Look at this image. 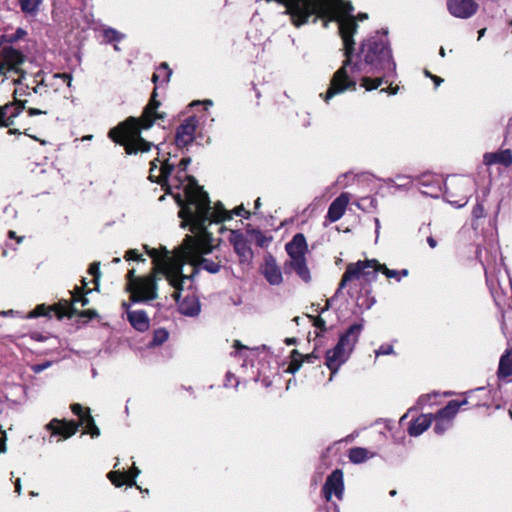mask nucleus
Wrapping results in <instances>:
<instances>
[{"mask_svg":"<svg viewBox=\"0 0 512 512\" xmlns=\"http://www.w3.org/2000/svg\"><path fill=\"white\" fill-rule=\"evenodd\" d=\"M189 241L188 239L184 247L176 254H171L166 247L144 246L146 253L152 258L153 268L150 274L138 276L137 280L132 282L128 291L133 303L148 302L158 297L157 275H162L168 281L174 289L173 298L178 301L180 292L185 290L186 281L189 280V277H185L183 273L184 262L195 261L191 255L183 254V249L189 247Z\"/></svg>","mask_w":512,"mask_h":512,"instance_id":"nucleus-1","label":"nucleus"},{"mask_svg":"<svg viewBox=\"0 0 512 512\" xmlns=\"http://www.w3.org/2000/svg\"><path fill=\"white\" fill-rule=\"evenodd\" d=\"M194 195L195 194H190L192 198L189 205L179 211V217L182 219L181 227L189 226L193 235H187L182 244L175 248L172 253L176 254L184 247L187 240H190L189 247L183 249V254L191 255V257L195 258V261L191 262L187 260L184 262V265L189 264L192 266L191 273L187 275L184 274L185 277H189V280L186 281L185 289L192 287L193 277L200 269L215 274L220 271L221 267L219 262H214L202 257L203 255L211 253L213 249L211 234L206 229V220L210 219V216L207 214L209 211L204 207L203 201L205 199L203 197L195 198Z\"/></svg>","mask_w":512,"mask_h":512,"instance_id":"nucleus-2","label":"nucleus"},{"mask_svg":"<svg viewBox=\"0 0 512 512\" xmlns=\"http://www.w3.org/2000/svg\"><path fill=\"white\" fill-rule=\"evenodd\" d=\"M23 61L22 53L13 46L9 44L0 46V76L9 78L11 75H18L17 78H12V82L18 86L14 91L15 95H44L48 92L47 87L49 86L53 87L55 91L59 90L61 85L72 87L73 78L67 73L54 74L47 81L40 72L34 76H27L20 69Z\"/></svg>","mask_w":512,"mask_h":512,"instance_id":"nucleus-3","label":"nucleus"},{"mask_svg":"<svg viewBox=\"0 0 512 512\" xmlns=\"http://www.w3.org/2000/svg\"><path fill=\"white\" fill-rule=\"evenodd\" d=\"M156 91L154 90L153 96L145 107L141 118H129L109 132V137L123 145L128 154L145 152L150 150L151 143L145 141L140 132L142 129H149L158 120H163L165 115L158 113L157 109L160 102L155 99Z\"/></svg>","mask_w":512,"mask_h":512,"instance_id":"nucleus-4","label":"nucleus"},{"mask_svg":"<svg viewBox=\"0 0 512 512\" xmlns=\"http://www.w3.org/2000/svg\"><path fill=\"white\" fill-rule=\"evenodd\" d=\"M190 162V158L182 159L179 165L178 174L175 176H170L174 166L173 164L169 163V160L167 158L157 157L151 162L149 174V178L151 181L157 182L162 185L166 184L170 191H172L173 189L183 190L184 198L180 193L175 194V199L178 205L180 206V210H182L188 204V197L185 190V182L188 181V179H193L196 182V180L193 177H190L186 174L182 175V173H185Z\"/></svg>","mask_w":512,"mask_h":512,"instance_id":"nucleus-5","label":"nucleus"},{"mask_svg":"<svg viewBox=\"0 0 512 512\" xmlns=\"http://www.w3.org/2000/svg\"><path fill=\"white\" fill-rule=\"evenodd\" d=\"M360 54L367 66V73L379 72L383 77L395 74L396 64L392 52L382 37L366 40L361 46Z\"/></svg>","mask_w":512,"mask_h":512,"instance_id":"nucleus-6","label":"nucleus"},{"mask_svg":"<svg viewBox=\"0 0 512 512\" xmlns=\"http://www.w3.org/2000/svg\"><path fill=\"white\" fill-rule=\"evenodd\" d=\"M363 329L362 324L351 325L345 333H343L334 348L327 350L326 352V366L331 371L330 381L333 376L338 372L340 367L350 357L356 343L358 342L359 336Z\"/></svg>","mask_w":512,"mask_h":512,"instance_id":"nucleus-7","label":"nucleus"},{"mask_svg":"<svg viewBox=\"0 0 512 512\" xmlns=\"http://www.w3.org/2000/svg\"><path fill=\"white\" fill-rule=\"evenodd\" d=\"M185 190L188 197V204L190 203V200L192 198L190 197L189 192H192V190V194H195V198H198V196L199 198H202L203 196V198L205 199L203 201L204 207L206 210L209 211L207 212V214L210 216V219L206 220V228L208 227V225H211L212 223H220L232 219L233 214L236 216H243L244 218L249 217V212H247L243 206L236 207L231 212L224 209V207L220 203H217L214 207H211L207 193L203 191L202 188L197 183H195L193 179H188V181L185 182Z\"/></svg>","mask_w":512,"mask_h":512,"instance_id":"nucleus-8","label":"nucleus"},{"mask_svg":"<svg viewBox=\"0 0 512 512\" xmlns=\"http://www.w3.org/2000/svg\"><path fill=\"white\" fill-rule=\"evenodd\" d=\"M285 249L290 258L291 268L303 281L309 282L311 274L306 261L308 245L305 236L302 233L295 234L292 240L286 244Z\"/></svg>","mask_w":512,"mask_h":512,"instance_id":"nucleus-9","label":"nucleus"},{"mask_svg":"<svg viewBox=\"0 0 512 512\" xmlns=\"http://www.w3.org/2000/svg\"><path fill=\"white\" fill-rule=\"evenodd\" d=\"M476 189V182L472 177H452L446 185L447 201L457 208L464 207Z\"/></svg>","mask_w":512,"mask_h":512,"instance_id":"nucleus-10","label":"nucleus"},{"mask_svg":"<svg viewBox=\"0 0 512 512\" xmlns=\"http://www.w3.org/2000/svg\"><path fill=\"white\" fill-rule=\"evenodd\" d=\"M466 404L467 400H452L443 409L433 415V420H435V432L440 435L445 433L452 426L453 420L459 409Z\"/></svg>","mask_w":512,"mask_h":512,"instance_id":"nucleus-11","label":"nucleus"},{"mask_svg":"<svg viewBox=\"0 0 512 512\" xmlns=\"http://www.w3.org/2000/svg\"><path fill=\"white\" fill-rule=\"evenodd\" d=\"M376 265V260L358 261L356 263H350L347 266L345 273L339 284V289H343L347 283L353 279H360L361 277L369 276L370 272L367 269H373Z\"/></svg>","mask_w":512,"mask_h":512,"instance_id":"nucleus-12","label":"nucleus"},{"mask_svg":"<svg viewBox=\"0 0 512 512\" xmlns=\"http://www.w3.org/2000/svg\"><path fill=\"white\" fill-rule=\"evenodd\" d=\"M344 476L340 469L334 470L326 479L323 486V494L327 501H330L333 496L339 500L343 498L344 494Z\"/></svg>","mask_w":512,"mask_h":512,"instance_id":"nucleus-13","label":"nucleus"},{"mask_svg":"<svg viewBox=\"0 0 512 512\" xmlns=\"http://www.w3.org/2000/svg\"><path fill=\"white\" fill-rule=\"evenodd\" d=\"M447 8L452 16L468 19L477 12L478 4L475 0H447Z\"/></svg>","mask_w":512,"mask_h":512,"instance_id":"nucleus-14","label":"nucleus"},{"mask_svg":"<svg viewBox=\"0 0 512 512\" xmlns=\"http://www.w3.org/2000/svg\"><path fill=\"white\" fill-rule=\"evenodd\" d=\"M229 241L234 247L235 252L242 263H250L253 259V252L248 245L247 239L239 231L232 230L230 232Z\"/></svg>","mask_w":512,"mask_h":512,"instance_id":"nucleus-15","label":"nucleus"},{"mask_svg":"<svg viewBox=\"0 0 512 512\" xmlns=\"http://www.w3.org/2000/svg\"><path fill=\"white\" fill-rule=\"evenodd\" d=\"M197 127V120L195 117H190L186 119L180 127L177 129L176 133V144L179 147H185L191 142H193L195 137V131Z\"/></svg>","mask_w":512,"mask_h":512,"instance_id":"nucleus-16","label":"nucleus"},{"mask_svg":"<svg viewBox=\"0 0 512 512\" xmlns=\"http://www.w3.org/2000/svg\"><path fill=\"white\" fill-rule=\"evenodd\" d=\"M261 272L269 284L278 286L283 282V275L276 260L271 255L266 256L261 267Z\"/></svg>","mask_w":512,"mask_h":512,"instance_id":"nucleus-17","label":"nucleus"},{"mask_svg":"<svg viewBox=\"0 0 512 512\" xmlns=\"http://www.w3.org/2000/svg\"><path fill=\"white\" fill-rule=\"evenodd\" d=\"M140 474V470L135 465L127 471H111L108 473V479L112 482L116 487H121L123 485H127L132 487L136 484V477Z\"/></svg>","mask_w":512,"mask_h":512,"instance_id":"nucleus-18","label":"nucleus"},{"mask_svg":"<svg viewBox=\"0 0 512 512\" xmlns=\"http://www.w3.org/2000/svg\"><path fill=\"white\" fill-rule=\"evenodd\" d=\"M46 428L51 430L53 435H60L63 439H68L77 432L78 424L74 421L52 419Z\"/></svg>","mask_w":512,"mask_h":512,"instance_id":"nucleus-19","label":"nucleus"},{"mask_svg":"<svg viewBox=\"0 0 512 512\" xmlns=\"http://www.w3.org/2000/svg\"><path fill=\"white\" fill-rule=\"evenodd\" d=\"M17 97H21L16 95ZM26 102V100H24ZM18 103H23V100L17 98V103L6 104L0 108V126H11L14 124V119L21 113L22 106Z\"/></svg>","mask_w":512,"mask_h":512,"instance_id":"nucleus-20","label":"nucleus"},{"mask_svg":"<svg viewBox=\"0 0 512 512\" xmlns=\"http://www.w3.org/2000/svg\"><path fill=\"white\" fill-rule=\"evenodd\" d=\"M181 291L180 293H182ZM181 294H179L178 308L179 311L186 316H197L200 313L201 305L199 299L194 294H187L182 300Z\"/></svg>","mask_w":512,"mask_h":512,"instance_id":"nucleus-21","label":"nucleus"},{"mask_svg":"<svg viewBox=\"0 0 512 512\" xmlns=\"http://www.w3.org/2000/svg\"><path fill=\"white\" fill-rule=\"evenodd\" d=\"M349 201L348 194L342 193L330 204L327 213V218L330 222H336L344 215Z\"/></svg>","mask_w":512,"mask_h":512,"instance_id":"nucleus-22","label":"nucleus"},{"mask_svg":"<svg viewBox=\"0 0 512 512\" xmlns=\"http://www.w3.org/2000/svg\"><path fill=\"white\" fill-rule=\"evenodd\" d=\"M123 308L127 311V317L131 325L138 331H146L149 328V318L143 310H130V305L126 302L122 304Z\"/></svg>","mask_w":512,"mask_h":512,"instance_id":"nucleus-23","label":"nucleus"},{"mask_svg":"<svg viewBox=\"0 0 512 512\" xmlns=\"http://www.w3.org/2000/svg\"><path fill=\"white\" fill-rule=\"evenodd\" d=\"M433 414H422L417 417L409 426L408 432L411 436H419L424 433L432 424Z\"/></svg>","mask_w":512,"mask_h":512,"instance_id":"nucleus-24","label":"nucleus"},{"mask_svg":"<svg viewBox=\"0 0 512 512\" xmlns=\"http://www.w3.org/2000/svg\"><path fill=\"white\" fill-rule=\"evenodd\" d=\"M484 162L486 165L502 164L508 167L512 164V153L510 150L487 153L484 155Z\"/></svg>","mask_w":512,"mask_h":512,"instance_id":"nucleus-25","label":"nucleus"},{"mask_svg":"<svg viewBox=\"0 0 512 512\" xmlns=\"http://www.w3.org/2000/svg\"><path fill=\"white\" fill-rule=\"evenodd\" d=\"M79 426H82L84 429V434H89L92 438H96L100 435V430L94 422L93 417L91 416L90 409H86L85 413L79 417Z\"/></svg>","mask_w":512,"mask_h":512,"instance_id":"nucleus-26","label":"nucleus"},{"mask_svg":"<svg viewBox=\"0 0 512 512\" xmlns=\"http://www.w3.org/2000/svg\"><path fill=\"white\" fill-rule=\"evenodd\" d=\"M52 312H55L58 318H62L64 316L72 317L76 314V309L74 308L73 301L61 300L52 306Z\"/></svg>","mask_w":512,"mask_h":512,"instance_id":"nucleus-27","label":"nucleus"},{"mask_svg":"<svg viewBox=\"0 0 512 512\" xmlns=\"http://www.w3.org/2000/svg\"><path fill=\"white\" fill-rule=\"evenodd\" d=\"M512 375V350H507L500 358L498 376L506 378Z\"/></svg>","mask_w":512,"mask_h":512,"instance_id":"nucleus-28","label":"nucleus"},{"mask_svg":"<svg viewBox=\"0 0 512 512\" xmlns=\"http://www.w3.org/2000/svg\"><path fill=\"white\" fill-rule=\"evenodd\" d=\"M374 271L382 272L387 278L395 279L397 282H400L402 277L408 276L407 269H403L401 271L389 269L385 265L380 264L377 260H376V265L374 266Z\"/></svg>","mask_w":512,"mask_h":512,"instance_id":"nucleus-29","label":"nucleus"},{"mask_svg":"<svg viewBox=\"0 0 512 512\" xmlns=\"http://www.w3.org/2000/svg\"><path fill=\"white\" fill-rule=\"evenodd\" d=\"M372 456L373 454H370V452L367 449L362 447H355L350 449L348 455L349 460L355 464L362 463L367 459L371 458Z\"/></svg>","mask_w":512,"mask_h":512,"instance_id":"nucleus-30","label":"nucleus"},{"mask_svg":"<svg viewBox=\"0 0 512 512\" xmlns=\"http://www.w3.org/2000/svg\"><path fill=\"white\" fill-rule=\"evenodd\" d=\"M248 234L250 236V240L255 242L259 247H267L272 241V237H267L259 230H249Z\"/></svg>","mask_w":512,"mask_h":512,"instance_id":"nucleus-31","label":"nucleus"},{"mask_svg":"<svg viewBox=\"0 0 512 512\" xmlns=\"http://www.w3.org/2000/svg\"><path fill=\"white\" fill-rule=\"evenodd\" d=\"M52 312V306H46L45 304H40L36 306L35 309L30 311L26 316L28 319L37 318L41 316H50Z\"/></svg>","mask_w":512,"mask_h":512,"instance_id":"nucleus-32","label":"nucleus"},{"mask_svg":"<svg viewBox=\"0 0 512 512\" xmlns=\"http://www.w3.org/2000/svg\"><path fill=\"white\" fill-rule=\"evenodd\" d=\"M83 287L79 288L76 287L75 291L73 292V303H81L82 306H86L89 303V299L83 294V289L87 285V282L85 279L82 280Z\"/></svg>","mask_w":512,"mask_h":512,"instance_id":"nucleus-33","label":"nucleus"},{"mask_svg":"<svg viewBox=\"0 0 512 512\" xmlns=\"http://www.w3.org/2000/svg\"><path fill=\"white\" fill-rule=\"evenodd\" d=\"M172 75V71L168 68L166 63L161 64L158 68L157 72L153 74L152 81L156 83L160 77H163V80L168 81Z\"/></svg>","mask_w":512,"mask_h":512,"instance_id":"nucleus-34","label":"nucleus"},{"mask_svg":"<svg viewBox=\"0 0 512 512\" xmlns=\"http://www.w3.org/2000/svg\"><path fill=\"white\" fill-rule=\"evenodd\" d=\"M41 4V0H20V5L25 13H35Z\"/></svg>","mask_w":512,"mask_h":512,"instance_id":"nucleus-35","label":"nucleus"},{"mask_svg":"<svg viewBox=\"0 0 512 512\" xmlns=\"http://www.w3.org/2000/svg\"><path fill=\"white\" fill-rule=\"evenodd\" d=\"M383 83V77H378L375 79H371L369 77H364L362 79L361 86L364 87L367 91H371L377 89Z\"/></svg>","mask_w":512,"mask_h":512,"instance_id":"nucleus-36","label":"nucleus"},{"mask_svg":"<svg viewBox=\"0 0 512 512\" xmlns=\"http://www.w3.org/2000/svg\"><path fill=\"white\" fill-rule=\"evenodd\" d=\"M300 357V354L297 350H293L292 352V360L289 364V367L287 369L288 373L295 374L301 367V361L298 359Z\"/></svg>","mask_w":512,"mask_h":512,"instance_id":"nucleus-37","label":"nucleus"},{"mask_svg":"<svg viewBox=\"0 0 512 512\" xmlns=\"http://www.w3.org/2000/svg\"><path fill=\"white\" fill-rule=\"evenodd\" d=\"M168 332L165 329H158L154 332L153 341L154 345H160L168 339Z\"/></svg>","mask_w":512,"mask_h":512,"instance_id":"nucleus-38","label":"nucleus"},{"mask_svg":"<svg viewBox=\"0 0 512 512\" xmlns=\"http://www.w3.org/2000/svg\"><path fill=\"white\" fill-rule=\"evenodd\" d=\"M104 38L108 42L112 41H120L123 38V35H121L118 31L112 28H107L104 30Z\"/></svg>","mask_w":512,"mask_h":512,"instance_id":"nucleus-39","label":"nucleus"},{"mask_svg":"<svg viewBox=\"0 0 512 512\" xmlns=\"http://www.w3.org/2000/svg\"><path fill=\"white\" fill-rule=\"evenodd\" d=\"M89 273L94 277L93 281L96 284V290H98L99 280H100V276H101L99 264L98 263L91 264V266L89 268Z\"/></svg>","mask_w":512,"mask_h":512,"instance_id":"nucleus-40","label":"nucleus"},{"mask_svg":"<svg viewBox=\"0 0 512 512\" xmlns=\"http://www.w3.org/2000/svg\"><path fill=\"white\" fill-rule=\"evenodd\" d=\"M124 258L127 260V261H130V260H133V261H139V262H144L145 259L143 258V255L138 253L136 250L134 249H130L126 252Z\"/></svg>","mask_w":512,"mask_h":512,"instance_id":"nucleus-41","label":"nucleus"},{"mask_svg":"<svg viewBox=\"0 0 512 512\" xmlns=\"http://www.w3.org/2000/svg\"><path fill=\"white\" fill-rule=\"evenodd\" d=\"M52 365V362L51 361H46L42 364H36V365H33L31 367L32 371L36 374L38 373H41L42 371L48 369L49 367H51Z\"/></svg>","mask_w":512,"mask_h":512,"instance_id":"nucleus-42","label":"nucleus"},{"mask_svg":"<svg viewBox=\"0 0 512 512\" xmlns=\"http://www.w3.org/2000/svg\"><path fill=\"white\" fill-rule=\"evenodd\" d=\"M376 356L389 355L393 353V347L391 345L381 346L376 351Z\"/></svg>","mask_w":512,"mask_h":512,"instance_id":"nucleus-43","label":"nucleus"},{"mask_svg":"<svg viewBox=\"0 0 512 512\" xmlns=\"http://www.w3.org/2000/svg\"><path fill=\"white\" fill-rule=\"evenodd\" d=\"M472 215L474 218L479 219L484 216V207L482 204H477L473 208Z\"/></svg>","mask_w":512,"mask_h":512,"instance_id":"nucleus-44","label":"nucleus"},{"mask_svg":"<svg viewBox=\"0 0 512 512\" xmlns=\"http://www.w3.org/2000/svg\"><path fill=\"white\" fill-rule=\"evenodd\" d=\"M126 278H127V290H129L131 288L132 282L136 281L138 278L137 276H135V269L129 270Z\"/></svg>","mask_w":512,"mask_h":512,"instance_id":"nucleus-45","label":"nucleus"},{"mask_svg":"<svg viewBox=\"0 0 512 512\" xmlns=\"http://www.w3.org/2000/svg\"><path fill=\"white\" fill-rule=\"evenodd\" d=\"M71 410H72V412H73L75 415H77L78 417H81V416L85 413V411H86V410L82 407V405H81V404H78V403L73 404V405L71 406Z\"/></svg>","mask_w":512,"mask_h":512,"instance_id":"nucleus-46","label":"nucleus"},{"mask_svg":"<svg viewBox=\"0 0 512 512\" xmlns=\"http://www.w3.org/2000/svg\"><path fill=\"white\" fill-rule=\"evenodd\" d=\"M81 317L95 318L98 316L97 312L92 309H88L80 313Z\"/></svg>","mask_w":512,"mask_h":512,"instance_id":"nucleus-47","label":"nucleus"},{"mask_svg":"<svg viewBox=\"0 0 512 512\" xmlns=\"http://www.w3.org/2000/svg\"><path fill=\"white\" fill-rule=\"evenodd\" d=\"M3 436L0 438V454L6 452V434L2 431Z\"/></svg>","mask_w":512,"mask_h":512,"instance_id":"nucleus-48","label":"nucleus"},{"mask_svg":"<svg viewBox=\"0 0 512 512\" xmlns=\"http://www.w3.org/2000/svg\"><path fill=\"white\" fill-rule=\"evenodd\" d=\"M398 87H389V88H383L381 89V92L388 93L390 95H395L398 92Z\"/></svg>","mask_w":512,"mask_h":512,"instance_id":"nucleus-49","label":"nucleus"},{"mask_svg":"<svg viewBox=\"0 0 512 512\" xmlns=\"http://www.w3.org/2000/svg\"><path fill=\"white\" fill-rule=\"evenodd\" d=\"M314 325L316 327H318V328L324 329L325 328V321L322 318L318 317V318H316V320L314 322Z\"/></svg>","mask_w":512,"mask_h":512,"instance_id":"nucleus-50","label":"nucleus"},{"mask_svg":"<svg viewBox=\"0 0 512 512\" xmlns=\"http://www.w3.org/2000/svg\"><path fill=\"white\" fill-rule=\"evenodd\" d=\"M233 347L236 349V350H240V349H248L246 346L242 345L240 341L238 340H235L234 341V344H233Z\"/></svg>","mask_w":512,"mask_h":512,"instance_id":"nucleus-51","label":"nucleus"},{"mask_svg":"<svg viewBox=\"0 0 512 512\" xmlns=\"http://www.w3.org/2000/svg\"><path fill=\"white\" fill-rule=\"evenodd\" d=\"M431 79L434 81L436 87L440 86L443 82V79L438 76H431Z\"/></svg>","mask_w":512,"mask_h":512,"instance_id":"nucleus-52","label":"nucleus"},{"mask_svg":"<svg viewBox=\"0 0 512 512\" xmlns=\"http://www.w3.org/2000/svg\"><path fill=\"white\" fill-rule=\"evenodd\" d=\"M15 491L20 494L21 493V481L20 479H17L15 482Z\"/></svg>","mask_w":512,"mask_h":512,"instance_id":"nucleus-53","label":"nucleus"},{"mask_svg":"<svg viewBox=\"0 0 512 512\" xmlns=\"http://www.w3.org/2000/svg\"><path fill=\"white\" fill-rule=\"evenodd\" d=\"M43 112L39 109H29V115L33 116V115H38V114H42Z\"/></svg>","mask_w":512,"mask_h":512,"instance_id":"nucleus-54","label":"nucleus"},{"mask_svg":"<svg viewBox=\"0 0 512 512\" xmlns=\"http://www.w3.org/2000/svg\"><path fill=\"white\" fill-rule=\"evenodd\" d=\"M427 241H428V244H429V246H430L431 248H435V247H436L437 243H436V241H435V239H434V238L429 237Z\"/></svg>","mask_w":512,"mask_h":512,"instance_id":"nucleus-55","label":"nucleus"},{"mask_svg":"<svg viewBox=\"0 0 512 512\" xmlns=\"http://www.w3.org/2000/svg\"><path fill=\"white\" fill-rule=\"evenodd\" d=\"M357 19L360 21L366 20V19H368V14L367 13H359L357 15Z\"/></svg>","mask_w":512,"mask_h":512,"instance_id":"nucleus-56","label":"nucleus"},{"mask_svg":"<svg viewBox=\"0 0 512 512\" xmlns=\"http://www.w3.org/2000/svg\"><path fill=\"white\" fill-rule=\"evenodd\" d=\"M285 343H286L287 345H293V344H295V343H296V339H295V338H286V339H285Z\"/></svg>","mask_w":512,"mask_h":512,"instance_id":"nucleus-57","label":"nucleus"},{"mask_svg":"<svg viewBox=\"0 0 512 512\" xmlns=\"http://www.w3.org/2000/svg\"><path fill=\"white\" fill-rule=\"evenodd\" d=\"M202 103L205 105V109H208L213 105V102L211 100H204Z\"/></svg>","mask_w":512,"mask_h":512,"instance_id":"nucleus-58","label":"nucleus"},{"mask_svg":"<svg viewBox=\"0 0 512 512\" xmlns=\"http://www.w3.org/2000/svg\"><path fill=\"white\" fill-rule=\"evenodd\" d=\"M375 225H376V234L378 235L379 230H380V221L378 218H375Z\"/></svg>","mask_w":512,"mask_h":512,"instance_id":"nucleus-59","label":"nucleus"},{"mask_svg":"<svg viewBox=\"0 0 512 512\" xmlns=\"http://www.w3.org/2000/svg\"><path fill=\"white\" fill-rule=\"evenodd\" d=\"M439 55H440L441 57H445V56H446V52H445V49H444L443 47H441V48H440V50H439Z\"/></svg>","mask_w":512,"mask_h":512,"instance_id":"nucleus-60","label":"nucleus"},{"mask_svg":"<svg viewBox=\"0 0 512 512\" xmlns=\"http://www.w3.org/2000/svg\"><path fill=\"white\" fill-rule=\"evenodd\" d=\"M261 206V199L257 198L255 201V208L258 209Z\"/></svg>","mask_w":512,"mask_h":512,"instance_id":"nucleus-61","label":"nucleus"},{"mask_svg":"<svg viewBox=\"0 0 512 512\" xmlns=\"http://www.w3.org/2000/svg\"><path fill=\"white\" fill-rule=\"evenodd\" d=\"M485 31H486V29H485V28H483V29H481V30L478 32V34H479L478 38H479V39H480L481 37H483V36H484Z\"/></svg>","mask_w":512,"mask_h":512,"instance_id":"nucleus-62","label":"nucleus"},{"mask_svg":"<svg viewBox=\"0 0 512 512\" xmlns=\"http://www.w3.org/2000/svg\"><path fill=\"white\" fill-rule=\"evenodd\" d=\"M424 74H425L427 77H429V78H431V76H433V75H432L428 70H425Z\"/></svg>","mask_w":512,"mask_h":512,"instance_id":"nucleus-63","label":"nucleus"},{"mask_svg":"<svg viewBox=\"0 0 512 512\" xmlns=\"http://www.w3.org/2000/svg\"><path fill=\"white\" fill-rule=\"evenodd\" d=\"M9 236L11 238H15V232L14 231H9Z\"/></svg>","mask_w":512,"mask_h":512,"instance_id":"nucleus-64","label":"nucleus"}]
</instances>
